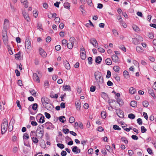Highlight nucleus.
Masks as SVG:
<instances>
[{
    "mask_svg": "<svg viewBox=\"0 0 156 156\" xmlns=\"http://www.w3.org/2000/svg\"><path fill=\"white\" fill-rule=\"evenodd\" d=\"M128 154L130 156H132L133 154V152L132 150H129L128 151Z\"/></svg>",
    "mask_w": 156,
    "mask_h": 156,
    "instance_id": "62",
    "label": "nucleus"
},
{
    "mask_svg": "<svg viewBox=\"0 0 156 156\" xmlns=\"http://www.w3.org/2000/svg\"><path fill=\"white\" fill-rule=\"evenodd\" d=\"M36 118L37 120H39L38 121L40 123H43L45 121L44 119V117L41 114H39L36 117Z\"/></svg>",
    "mask_w": 156,
    "mask_h": 156,
    "instance_id": "7",
    "label": "nucleus"
},
{
    "mask_svg": "<svg viewBox=\"0 0 156 156\" xmlns=\"http://www.w3.org/2000/svg\"><path fill=\"white\" fill-rule=\"evenodd\" d=\"M30 135L31 138H32V137H34V136H36V133H35L34 131H32L30 133Z\"/></svg>",
    "mask_w": 156,
    "mask_h": 156,
    "instance_id": "39",
    "label": "nucleus"
},
{
    "mask_svg": "<svg viewBox=\"0 0 156 156\" xmlns=\"http://www.w3.org/2000/svg\"><path fill=\"white\" fill-rule=\"evenodd\" d=\"M129 92L131 94H133L135 93L136 92V89L133 87H131L129 89Z\"/></svg>",
    "mask_w": 156,
    "mask_h": 156,
    "instance_id": "22",
    "label": "nucleus"
},
{
    "mask_svg": "<svg viewBox=\"0 0 156 156\" xmlns=\"http://www.w3.org/2000/svg\"><path fill=\"white\" fill-rule=\"evenodd\" d=\"M48 125H49V122H46L45 124H43L42 125V126L43 127H46V128L47 129H49V126H47Z\"/></svg>",
    "mask_w": 156,
    "mask_h": 156,
    "instance_id": "58",
    "label": "nucleus"
},
{
    "mask_svg": "<svg viewBox=\"0 0 156 156\" xmlns=\"http://www.w3.org/2000/svg\"><path fill=\"white\" fill-rule=\"evenodd\" d=\"M136 49L137 52L139 53H142L144 51V50L140 46H137Z\"/></svg>",
    "mask_w": 156,
    "mask_h": 156,
    "instance_id": "15",
    "label": "nucleus"
},
{
    "mask_svg": "<svg viewBox=\"0 0 156 156\" xmlns=\"http://www.w3.org/2000/svg\"><path fill=\"white\" fill-rule=\"evenodd\" d=\"M20 51L15 54V58L16 59H17V60H18L19 59L20 56Z\"/></svg>",
    "mask_w": 156,
    "mask_h": 156,
    "instance_id": "47",
    "label": "nucleus"
},
{
    "mask_svg": "<svg viewBox=\"0 0 156 156\" xmlns=\"http://www.w3.org/2000/svg\"><path fill=\"white\" fill-rule=\"evenodd\" d=\"M94 76L99 88H100V85H102L104 83V80L101 73L99 71L96 72L94 73Z\"/></svg>",
    "mask_w": 156,
    "mask_h": 156,
    "instance_id": "3",
    "label": "nucleus"
},
{
    "mask_svg": "<svg viewBox=\"0 0 156 156\" xmlns=\"http://www.w3.org/2000/svg\"><path fill=\"white\" fill-rule=\"evenodd\" d=\"M101 116L103 119H105L106 117V113L105 112H103L101 113Z\"/></svg>",
    "mask_w": 156,
    "mask_h": 156,
    "instance_id": "54",
    "label": "nucleus"
},
{
    "mask_svg": "<svg viewBox=\"0 0 156 156\" xmlns=\"http://www.w3.org/2000/svg\"><path fill=\"white\" fill-rule=\"evenodd\" d=\"M75 105L76 106V108L77 110H79L80 109L81 106V103L80 101H78L76 102H75Z\"/></svg>",
    "mask_w": 156,
    "mask_h": 156,
    "instance_id": "20",
    "label": "nucleus"
},
{
    "mask_svg": "<svg viewBox=\"0 0 156 156\" xmlns=\"http://www.w3.org/2000/svg\"><path fill=\"white\" fill-rule=\"evenodd\" d=\"M57 146L61 149H63L65 147L64 145L62 144L58 143L57 144Z\"/></svg>",
    "mask_w": 156,
    "mask_h": 156,
    "instance_id": "32",
    "label": "nucleus"
},
{
    "mask_svg": "<svg viewBox=\"0 0 156 156\" xmlns=\"http://www.w3.org/2000/svg\"><path fill=\"white\" fill-rule=\"evenodd\" d=\"M111 76V72L109 70H108L107 72V74L106 77L107 78H108L110 77Z\"/></svg>",
    "mask_w": 156,
    "mask_h": 156,
    "instance_id": "56",
    "label": "nucleus"
},
{
    "mask_svg": "<svg viewBox=\"0 0 156 156\" xmlns=\"http://www.w3.org/2000/svg\"><path fill=\"white\" fill-rule=\"evenodd\" d=\"M33 15L34 17L36 18L38 15V13L36 10H34L33 11Z\"/></svg>",
    "mask_w": 156,
    "mask_h": 156,
    "instance_id": "50",
    "label": "nucleus"
},
{
    "mask_svg": "<svg viewBox=\"0 0 156 156\" xmlns=\"http://www.w3.org/2000/svg\"><path fill=\"white\" fill-rule=\"evenodd\" d=\"M77 149H78V147L77 146H74L72 148V151L74 153H76V152H77Z\"/></svg>",
    "mask_w": 156,
    "mask_h": 156,
    "instance_id": "60",
    "label": "nucleus"
},
{
    "mask_svg": "<svg viewBox=\"0 0 156 156\" xmlns=\"http://www.w3.org/2000/svg\"><path fill=\"white\" fill-rule=\"evenodd\" d=\"M32 140L34 144H37L39 140L36 137H32Z\"/></svg>",
    "mask_w": 156,
    "mask_h": 156,
    "instance_id": "34",
    "label": "nucleus"
},
{
    "mask_svg": "<svg viewBox=\"0 0 156 156\" xmlns=\"http://www.w3.org/2000/svg\"><path fill=\"white\" fill-rule=\"evenodd\" d=\"M148 36L150 39H152L154 38V34L152 33H149Z\"/></svg>",
    "mask_w": 156,
    "mask_h": 156,
    "instance_id": "53",
    "label": "nucleus"
},
{
    "mask_svg": "<svg viewBox=\"0 0 156 156\" xmlns=\"http://www.w3.org/2000/svg\"><path fill=\"white\" fill-rule=\"evenodd\" d=\"M137 122L139 125H141L142 124V119L140 118H138L137 120Z\"/></svg>",
    "mask_w": 156,
    "mask_h": 156,
    "instance_id": "61",
    "label": "nucleus"
},
{
    "mask_svg": "<svg viewBox=\"0 0 156 156\" xmlns=\"http://www.w3.org/2000/svg\"><path fill=\"white\" fill-rule=\"evenodd\" d=\"M117 114L120 118H123L124 117V112L122 110H120L119 112L117 113Z\"/></svg>",
    "mask_w": 156,
    "mask_h": 156,
    "instance_id": "18",
    "label": "nucleus"
},
{
    "mask_svg": "<svg viewBox=\"0 0 156 156\" xmlns=\"http://www.w3.org/2000/svg\"><path fill=\"white\" fill-rule=\"evenodd\" d=\"M9 20L5 19L4 21V27L2 32V36L4 43L5 45L8 44L9 43L8 37L7 35V25H8Z\"/></svg>",
    "mask_w": 156,
    "mask_h": 156,
    "instance_id": "1",
    "label": "nucleus"
},
{
    "mask_svg": "<svg viewBox=\"0 0 156 156\" xmlns=\"http://www.w3.org/2000/svg\"><path fill=\"white\" fill-rule=\"evenodd\" d=\"M132 41L133 43L135 45H137L140 43L139 41L138 40V38H133Z\"/></svg>",
    "mask_w": 156,
    "mask_h": 156,
    "instance_id": "16",
    "label": "nucleus"
},
{
    "mask_svg": "<svg viewBox=\"0 0 156 156\" xmlns=\"http://www.w3.org/2000/svg\"><path fill=\"white\" fill-rule=\"evenodd\" d=\"M121 140L122 141L124 142L126 144H127L128 143V140L125 137H122L121 139Z\"/></svg>",
    "mask_w": 156,
    "mask_h": 156,
    "instance_id": "35",
    "label": "nucleus"
},
{
    "mask_svg": "<svg viewBox=\"0 0 156 156\" xmlns=\"http://www.w3.org/2000/svg\"><path fill=\"white\" fill-rule=\"evenodd\" d=\"M141 132L142 133H143L146 132L147 131V129L145 128L144 126H142L141 127Z\"/></svg>",
    "mask_w": 156,
    "mask_h": 156,
    "instance_id": "51",
    "label": "nucleus"
},
{
    "mask_svg": "<svg viewBox=\"0 0 156 156\" xmlns=\"http://www.w3.org/2000/svg\"><path fill=\"white\" fill-rule=\"evenodd\" d=\"M64 6L65 8L69 9H70V4L68 2L64 3Z\"/></svg>",
    "mask_w": 156,
    "mask_h": 156,
    "instance_id": "29",
    "label": "nucleus"
},
{
    "mask_svg": "<svg viewBox=\"0 0 156 156\" xmlns=\"http://www.w3.org/2000/svg\"><path fill=\"white\" fill-rule=\"evenodd\" d=\"M98 51L102 53H104L105 51V49L101 47H99L98 48Z\"/></svg>",
    "mask_w": 156,
    "mask_h": 156,
    "instance_id": "55",
    "label": "nucleus"
},
{
    "mask_svg": "<svg viewBox=\"0 0 156 156\" xmlns=\"http://www.w3.org/2000/svg\"><path fill=\"white\" fill-rule=\"evenodd\" d=\"M116 99L118 104L119 105V106L118 105L117 106L116 101L114 100H110L108 101V102L109 105L111 106V108H114L116 110H117L120 108V105H123V102L121 98H116Z\"/></svg>",
    "mask_w": 156,
    "mask_h": 156,
    "instance_id": "2",
    "label": "nucleus"
},
{
    "mask_svg": "<svg viewBox=\"0 0 156 156\" xmlns=\"http://www.w3.org/2000/svg\"><path fill=\"white\" fill-rule=\"evenodd\" d=\"M62 131L66 134H67L69 132V130L68 129H63Z\"/></svg>",
    "mask_w": 156,
    "mask_h": 156,
    "instance_id": "64",
    "label": "nucleus"
},
{
    "mask_svg": "<svg viewBox=\"0 0 156 156\" xmlns=\"http://www.w3.org/2000/svg\"><path fill=\"white\" fill-rule=\"evenodd\" d=\"M41 127L38 126L36 131V136L37 137L41 138L43 136V131L41 130Z\"/></svg>",
    "mask_w": 156,
    "mask_h": 156,
    "instance_id": "6",
    "label": "nucleus"
},
{
    "mask_svg": "<svg viewBox=\"0 0 156 156\" xmlns=\"http://www.w3.org/2000/svg\"><path fill=\"white\" fill-rule=\"evenodd\" d=\"M101 58L100 56H98L96 58L95 62L98 63H100L101 62Z\"/></svg>",
    "mask_w": 156,
    "mask_h": 156,
    "instance_id": "28",
    "label": "nucleus"
},
{
    "mask_svg": "<svg viewBox=\"0 0 156 156\" xmlns=\"http://www.w3.org/2000/svg\"><path fill=\"white\" fill-rule=\"evenodd\" d=\"M105 62L106 64L108 65H111L112 63V61L111 59L107 58L105 60Z\"/></svg>",
    "mask_w": 156,
    "mask_h": 156,
    "instance_id": "26",
    "label": "nucleus"
},
{
    "mask_svg": "<svg viewBox=\"0 0 156 156\" xmlns=\"http://www.w3.org/2000/svg\"><path fill=\"white\" fill-rule=\"evenodd\" d=\"M80 57L83 60H85L86 57L85 51L84 48H82L81 49Z\"/></svg>",
    "mask_w": 156,
    "mask_h": 156,
    "instance_id": "9",
    "label": "nucleus"
},
{
    "mask_svg": "<svg viewBox=\"0 0 156 156\" xmlns=\"http://www.w3.org/2000/svg\"><path fill=\"white\" fill-rule=\"evenodd\" d=\"M84 6L82 5L80 6V8L81 9V12L83 14H84L85 13V11L84 9Z\"/></svg>",
    "mask_w": 156,
    "mask_h": 156,
    "instance_id": "40",
    "label": "nucleus"
},
{
    "mask_svg": "<svg viewBox=\"0 0 156 156\" xmlns=\"http://www.w3.org/2000/svg\"><path fill=\"white\" fill-rule=\"evenodd\" d=\"M128 117L129 118L132 119H133L135 118V115L132 113L129 114L128 115Z\"/></svg>",
    "mask_w": 156,
    "mask_h": 156,
    "instance_id": "43",
    "label": "nucleus"
},
{
    "mask_svg": "<svg viewBox=\"0 0 156 156\" xmlns=\"http://www.w3.org/2000/svg\"><path fill=\"white\" fill-rule=\"evenodd\" d=\"M22 3L24 5V6L26 8L28 7V2L27 0H20Z\"/></svg>",
    "mask_w": 156,
    "mask_h": 156,
    "instance_id": "21",
    "label": "nucleus"
},
{
    "mask_svg": "<svg viewBox=\"0 0 156 156\" xmlns=\"http://www.w3.org/2000/svg\"><path fill=\"white\" fill-rule=\"evenodd\" d=\"M119 47L120 49L122 50L123 51L125 52H126V49L124 46V45H120L119 46Z\"/></svg>",
    "mask_w": 156,
    "mask_h": 156,
    "instance_id": "37",
    "label": "nucleus"
},
{
    "mask_svg": "<svg viewBox=\"0 0 156 156\" xmlns=\"http://www.w3.org/2000/svg\"><path fill=\"white\" fill-rule=\"evenodd\" d=\"M8 122L6 119H4L1 124V133L2 134H4L8 129Z\"/></svg>",
    "mask_w": 156,
    "mask_h": 156,
    "instance_id": "4",
    "label": "nucleus"
},
{
    "mask_svg": "<svg viewBox=\"0 0 156 156\" xmlns=\"http://www.w3.org/2000/svg\"><path fill=\"white\" fill-rule=\"evenodd\" d=\"M112 58L113 61L115 63H118L119 62L120 60L119 57L116 55H112Z\"/></svg>",
    "mask_w": 156,
    "mask_h": 156,
    "instance_id": "11",
    "label": "nucleus"
},
{
    "mask_svg": "<svg viewBox=\"0 0 156 156\" xmlns=\"http://www.w3.org/2000/svg\"><path fill=\"white\" fill-rule=\"evenodd\" d=\"M148 93L154 98H155V96L153 90L152 89H149L148 90Z\"/></svg>",
    "mask_w": 156,
    "mask_h": 156,
    "instance_id": "17",
    "label": "nucleus"
},
{
    "mask_svg": "<svg viewBox=\"0 0 156 156\" xmlns=\"http://www.w3.org/2000/svg\"><path fill=\"white\" fill-rule=\"evenodd\" d=\"M96 90V87L94 86H91L90 88V91L91 92H94Z\"/></svg>",
    "mask_w": 156,
    "mask_h": 156,
    "instance_id": "49",
    "label": "nucleus"
},
{
    "mask_svg": "<svg viewBox=\"0 0 156 156\" xmlns=\"http://www.w3.org/2000/svg\"><path fill=\"white\" fill-rule=\"evenodd\" d=\"M38 105L37 103H34L33 104L32 108L33 110H36L37 108Z\"/></svg>",
    "mask_w": 156,
    "mask_h": 156,
    "instance_id": "42",
    "label": "nucleus"
},
{
    "mask_svg": "<svg viewBox=\"0 0 156 156\" xmlns=\"http://www.w3.org/2000/svg\"><path fill=\"white\" fill-rule=\"evenodd\" d=\"M130 105L133 107H136L137 106V102L135 101H131L130 103Z\"/></svg>",
    "mask_w": 156,
    "mask_h": 156,
    "instance_id": "24",
    "label": "nucleus"
},
{
    "mask_svg": "<svg viewBox=\"0 0 156 156\" xmlns=\"http://www.w3.org/2000/svg\"><path fill=\"white\" fill-rule=\"evenodd\" d=\"M75 121V119L73 116L70 117L69 119V122L70 123H72L74 122Z\"/></svg>",
    "mask_w": 156,
    "mask_h": 156,
    "instance_id": "44",
    "label": "nucleus"
},
{
    "mask_svg": "<svg viewBox=\"0 0 156 156\" xmlns=\"http://www.w3.org/2000/svg\"><path fill=\"white\" fill-rule=\"evenodd\" d=\"M41 101L44 107L48 109V106L49 104V99L48 98L43 97L41 98Z\"/></svg>",
    "mask_w": 156,
    "mask_h": 156,
    "instance_id": "5",
    "label": "nucleus"
},
{
    "mask_svg": "<svg viewBox=\"0 0 156 156\" xmlns=\"http://www.w3.org/2000/svg\"><path fill=\"white\" fill-rule=\"evenodd\" d=\"M37 28L38 29L42 30V24L40 23H38L37 24Z\"/></svg>",
    "mask_w": 156,
    "mask_h": 156,
    "instance_id": "52",
    "label": "nucleus"
},
{
    "mask_svg": "<svg viewBox=\"0 0 156 156\" xmlns=\"http://www.w3.org/2000/svg\"><path fill=\"white\" fill-rule=\"evenodd\" d=\"M23 137L24 139H28L29 138V136L27 133H25L24 134Z\"/></svg>",
    "mask_w": 156,
    "mask_h": 156,
    "instance_id": "41",
    "label": "nucleus"
},
{
    "mask_svg": "<svg viewBox=\"0 0 156 156\" xmlns=\"http://www.w3.org/2000/svg\"><path fill=\"white\" fill-rule=\"evenodd\" d=\"M25 47L28 49L31 48V43L29 39H26L25 42Z\"/></svg>",
    "mask_w": 156,
    "mask_h": 156,
    "instance_id": "10",
    "label": "nucleus"
},
{
    "mask_svg": "<svg viewBox=\"0 0 156 156\" xmlns=\"http://www.w3.org/2000/svg\"><path fill=\"white\" fill-rule=\"evenodd\" d=\"M132 27L133 30L136 32H138L140 30L139 28L136 25H133Z\"/></svg>",
    "mask_w": 156,
    "mask_h": 156,
    "instance_id": "30",
    "label": "nucleus"
},
{
    "mask_svg": "<svg viewBox=\"0 0 156 156\" xmlns=\"http://www.w3.org/2000/svg\"><path fill=\"white\" fill-rule=\"evenodd\" d=\"M63 118H65V117L64 116H61L59 117V121L62 123L65 122V120L63 119Z\"/></svg>",
    "mask_w": 156,
    "mask_h": 156,
    "instance_id": "46",
    "label": "nucleus"
},
{
    "mask_svg": "<svg viewBox=\"0 0 156 156\" xmlns=\"http://www.w3.org/2000/svg\"><path fill=\"white\" fill-rule=\"evenodd\" d=\"M17 106L20 109H22V107L20 105V101L19 100H17L16 102Z\"/></svg>",
    "mask_w": 156,
    "mask_h": 156,
    "instance_id": "57",
    "label": "nucleus"
},
{
    "mask_svg": "<svg viewBox=\"0 0 156 156\" xmlns=\"http://www.w3.org/2000/svg\"><path fill=\"white\" fill-rule=\"evenodd\" d=\"M120 67L118 66H115L113 68V70L116 73H119Z\"/></svg>",
    "mask_w": 156,
    "mask_h": 156,
    "instance_id": "27",
    "label": "nucleus"
},
{
    "mask_svg": "<svg viewBox=\"0 0 156 156\" xmlns=\"http://www.w3.org/2000/svg\"><path fill=\"white\" fill-rule=\"evenodd\" d=\"M143 114L144 118L146 120H147L148 118L147 113L145 112H143Z\"/></svg>",
    "mask_w": 156,
    "mask_h": 156,
    "instance_id": "63",
    "label": "nucleus"
},
{
    "mask_svg": "<svg viewBox=\"0 0 156 156\" xmlns=\"http://www.w3.org/2000/svg\"><path fill=\"white\" fill-rule=\"evenodd\" d=\"M12 120V119H11L10 122L9 123V125L8 126V130H9V131L10 132L12 130L13 128V124H12V126H10V124H11V122Z\"/></svg>",
    "mask_w": 156,
    "mask_h": 156,
    "instance_id": "31",
    "label": "nucleus"
},
{
    "mask_svg": "<svg viewBox=\"0 0 156 156\" xmlns=\"http://www.w3.org/2000/svg\"><path fill=\"white\" fill-rule=\"evenodd\" d=\"M117 19L119 21L120 23H123V21L121 16H117Z\"/></svg>",
    "mask_w": 156,
    "mask_h": 156,
    "instance_id": "48",
    "label": "nucleus"
},
{
    "mask_svg": "<svg viewBox=\"0 0 156 156\" xmlns=\"http://www.w3.org/2000/svg\"><path fill=\"white\" fill-rule=\"evenodd\" d=\"M63 89L65 91H70V87L69 85H64L63 87Z\"/></svg>",
    "mask_w": 156,
    "mask_h": 156,
    "instance_id": "19",
    "label": "nucleus"
},
{
    "mask_svg": "<svg viewBox=\"0 0 156 156\" xmlns=\"http://www.w3.org/2000/svg\"><path fill=\"white\" fill-rule=\"evenodd\" d=\"M33 78L34 81L39 83L40 82V80L37 74L35 73H33Z\"/></svg>",
    "mask_w": 156,
    "mask_h": 156,
    "instance_id": "14",
    "label": "nucleus"
},
{
    "mask_svg": "<svg viewBox=\"0 0 156 156\" xmlns=\"http://www.w3.org/2000/svg\"><path fill=\"white\" fill-rule=\"evenodd\" d=\"M112 32L113 34L115 36H117L118 35V33L117 31L115 29H113L112 30Z\"/></svg>",
    "mask_w": 156,
    "mask_h": 156,
    "instance_id": "59",
    "label": "nucleus"
},
{
    "mask_svg": "<svg viewBox=\"0 0 156 156\" xmlns=\"http://www.w3.org/2000/svg\"><path fill=\"white\" fill-rule=\"evenodd\" d=\"M66 45L67 48L69 49L72 48L73 47V44L72 42L68 43Z\"/></svg>",
    "mask_w": 156,
    "mask_h": 156,
    "instance_id": "33",
    "label": "nucleus"
},
{
    "mask_svg": "<svg viewBox=\"0 0 156 156\" xmlns=\"http://www.w3.org/2000/svg\"><path fill=\"white\" fill-rule=\"evenodd\" d=\"M123 74L124 77L126 79H128L129 77V74L127 71H124L123 72Z\"/></svg>",
    "mask_w": 156,
    "mask_h": 156,
    "instance_id": "23",
    "label": "nucleus"
},
{
    "mask_svg": "<svg viewBox=\"0 0 156 156\" xmlns=\"http://www.w3.org/2000/svg\"><path fill=\"white\" fill-rule=\"evenodd\" d=\"M39 52L40 54L43 57H45L47 55L46 52L44 51L43 49L41 48L39 49Z\"/></svg>",
    "mask_w": 156,
    "mask_h": 156,
    "instance_id": "13",
    "label": "nucleus"
},
{
    "mask_svg": "<svg viewBox=\"0 0 156 156\" xmlns=\"http://www.w3.org/2000/svg\"><path fill=\"white\" fill-rule=\"evenodd\" d=\"M90 43L95 48H97L98 44L96 39L94 38H91L90 40Z\"/></svg>",
    "mask_w": 156,
    "mask_h": 156,
    "instance_id": "8",
    "label": "nucleus"
},
{
    "mask_svg": "<svg viewBox=\"0 0 156 156\" xmlns=\"http://www.w3.org/2000/svg\"><path fill=\"white\" fill-rule=\"evenodd\" d=\"M113 128L115 130H120L121 129L118 126L116 125H113Z\"/></svg>",
    "mask_w": 156,
    "mask_h": 156,
    "instance_id": "45",
    "label": "nucleus"
},
{
    "mask_svg": "<svg viewBox=\"0 0 156 156\" xmlns=\"http://www.w3.org/2000/svg\"><path fill=\"white\" fill-rule=\"evenodd\" d=\"M64 66L65 67V68L68 70H69L70 68V66L69 64V63L67 62L66 61V62L64 63Z\"/></svg>",
    "mask_w": 156,
    "mask_h": 156,
    "instance_id": "25",
    "label": "nucleus"
},
{
    "mask_svg": "<svg viewBox=\"0 0 156 156\" xmlns=\"http://www.w3.org/2000/svg\"><path fill=\"white\" fill-rule=\"evenodd\" d=\"M148 102L146 101H144L143 102V106L145 107H147L148 106Z\"/></svg>",
    "mask_w": 156,
    "mask_h": 156,
    "instance_id": "38",
    "label": "nucleus"
},
{
    "mask_svg": "<svg viewBox=\"0 0 156 156\" xmlns=\"http://www.w3.org/2000/svg\"><path fill=\"white\" fill-rule=\"evenodd\" d=\"M8 46V48L9 54L10 55H12L13 54V52L11 49V48L10 47V46L8 44L7 45Z\"/></svg>",
    "mask_w": 156,
    "mask_h": 156,
    "instance_id": "36",
    "label": "nucleus"
},
{
    "mask_svg": "<svg viewBox=\"0 0 156 156\" xmlns=\"http://www.w3.org/2000/svg\"><path fill=\"white\" fill-rule=\"evenodd\" d=\"M22 14L24 18L27 21L29 22L30 21V19L28 13L24 11L23 12Z\"/></svg>",
    "mask_w": 156,
    "mask_h": 156,
    "instance_id": "12",
    "label": "nucleus"
}]
</instances>
